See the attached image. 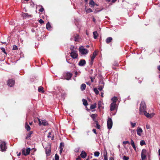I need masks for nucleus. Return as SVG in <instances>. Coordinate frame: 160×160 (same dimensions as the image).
I'll list each match as a JSON object with an SVG mask.
<instances>
[{"label": "nucleus", "mask_w": 160, "mask_h": 160, "mask_svg": "<svg viewBox=\"0 0 160 160\" xmlns=\"http://www.w3.org/2000/svg\"><path fill=\"white\" fill-rule=\"evenodd\" d=\"M147 107L145 103L143 101L141 102L139 108V114L142 115L144 114L145 116L148 118H151L154 115V113H152L149 114L146 111Z\"/></svg>", "instance_id": "obj_1"}, {"label": "nucleus", "mask_w": 160, "mask_h": 160, "mask_svg": "<svg viewBox=\"0 0 160 160\" xmlns=\"http://www.w3.org/2000/svg\"><path fill=\"white\" fill-rule=\"evenodd\" d=\"M79 52L83 55L86 54L88 53V50L83 48V46H81L79 48Z\"/></svg>", "instance_id": "obj_2"}, {"label": "nucleus", "mask_w": 160, "mask_h": 160, "mask_svg": "<svg viewBox=\"0 0 160 160\" xmlns=\"http://www.w3.org/2000/svg\"><path fill=\"white\" fill-rule=\"evenodd\" d=\"M147 151L145 149H143L142 151L141 154V157L142 160H145L146 159V154Z\"/></svg>", "instance_id": "obj_3"}, {"label": "nucleus", "mask_w": 160, "mask_h": 160, "mask_svg": "<svg viewBox=\"0 0 160 160\" xmlns=\"http://www.w3.org/2000/svg\"><path fill=\"white\" fill-rule=\"evenodd\" d=\"M107 124L108 128V129H111L112 126V119L110 118H108L107 122Z\"/></svg>", "instance_id": "obj_4"}, {"label": "nucleus", "mask_w": 160, "mask_h": 160, "mask_svg": "<svg viewBox=\"0 0 160 160\" xmlns=\"http://www.w3.org/2000/svg\"><path fill=\"white\" fill-rule=\"evenodd\" d=\"M6 143L4 142H2L0 144V148L2 152L6 150L7 148L6 146Z\"/></svg>", "instance_id": "obj_5"}, {"label": "nucleus", "mask_w": 160, "mask_h": 160, "mask_svg": "<svg viewBox=\"0 0 160 160\" xmlns=\"http://www.w3.org/2000/svg\"><path fill=\"white\" fill-rule=\"evenodd\" d=\"M72 76V74L70 72H67L65 73L64 75V77L65 79L67 80H70Z\"/></svg>", "instance_id": "obj_6"}, {"label": "nucleus", "mask_w": 160, "mask_h": 160, "mask_svg": "<svg viewBox=\"0 0 160 160\" xmlns=\"http://www.w3.org/2000/svg\"><path fill=\"white\" fill-rule=\"evenodd\" d=\"M31 151V149L29 148H28L26 149V151L25 152V149H23L22 150V153L25 156H27L30 153Z\"/></svg>", "instance_id": "obj_7"}, {"label": "nucleus", "mask_w": 160, "mask_h": 160, "mask_svg": "<svg viewBox=\"0 0 160 160\" xmlns=\"http://www.w3.org/2000/svg\"><path fill=\"white\" fill-rule=\"evenodd\" d=\"M38 124L39 125L41 126L42 124L44 126H46L48 125V123L46 120H42L41 121L40 119L38 118Z\"/></svg>", "instance_id": "obj_8"}, {"label": "nucleus", "mask_w": 160, "mask_h": 160, "mask_svg": "<svg viewBox=\"0 0 160 160\" xmlns=\"http://www.w3.org/2000/svg\"><path fill=\"white\" fill-rule=\"evenodd\" d=\"M15 84V81L13 79H9L7 82L8 85L10 87H12Z\"/></svg>", "instance_id": "obj_9"}, {"label": "nucleus", "mask_w": 160, "mask_h": 160, "mask_svg": "<svg viewBox=\"0 0 160 160\" xmlns=\"http://www.w3.org/2000/svg\"><path fill=\"white\" fill-rule=\"evenodd\" d=\"M117 107V104L116 103L112 102L111 103L110 105V110L111 111H112L115 110Z\"/></svg>", "instance_id": "obj_10"}, {"label": "nucleus", "mask_w": 160, "mask_h": 160, "mask_svg": "<svg viewBox=\"0 0 160 160\" xmlns=\"http://www.w3.org/2000/svg\"><path fill=\"white\" fill-rule=\"evenodd\" d=\"M70 55L72 58L74 59L77 58L78 56V54L74 51H72L70 53Z\"/></svg>", "instance_id": "obj_11"}, {"label": "nucleus", "mask_w": 160, "mask_h": 160, "mask_svg": "<svg viewBox=\"0 0 160 160\" xmlns=\"http://www.w3.org/2000/svg\"><path fill=\"white\" fill-rule=\"evenodd\" d=\"M99 86L98 88V89L100 91L102 90L104 86V83L103 81H100L99 82Z\"/></svg>", "instance_id": "obj_12"}, {"label": "nucleus", "mask_w": 160, "mask_h": 160, "mask_svg": "<svg viewBox=\"0 0 160 160\" xmlns=\"http://www.w3.org/2000/svg\"><path fill=\"white\" fill-rule=\"evenodd\" d=\"M86 64V61L84 59H81L79 62L78 65L80 66H83Z\"/></svg>", "instance_id": "obj_13"}, {"label": "nucleus", "mask_w": 160, "mask_h": 160, "mask_svg": "<svg viewBox=\"0 0 160 160\" xmlns=\"http://www.w3.org/2000/svg\"><path fill=\"white\" fill-rule=\"evenodd\" d=\"M137 134L139 136H141L142 132V130L141 128L138 127L137 129Z\"/></svg>", "instance_id": "obj_14"}, {"label": "nucleus", "mask_w": 160, "mask_h": 160, "mask_svg": "<svg viewBox=\"0 0 160 160\" xmlns=\"http://www.w3.org/2000/svg\"><path fill=\"white\" fill-rule=\"evenodd\" d=\"M97 116V114H92L90 115V117L92 119L93 121H94L95 122H97L98 121L96 120V118Z\"/></svg>", "instance_id": "obj_15"}, {"label": "nucleus", "mask_w": 160, "mask_h": 160, "mask_svg": "<svg viewBox=\"0 0 160 160\" xmlns=\"http://www.w3.org/2000/svg\"><path fill=\"white\" fill-rule=\"evenodd\" d=\"M80 156L82 158H84L87 156V154L84 151H82L80 154Z\"/></svg>", "instance_id": "obj_16"}, {"label": "nucleus", "mask_w": 160, "mask_h": 160, "mask_svg": "<svg viewBox=\"0 0 160 160\" xmlns=\"http://www.w3.org/2000/svg\"><path fill=\"white\" fill-rule=\"evenodd\" d=\"M22 16L24 18H27L28 17H31L32 15H28V13H22Z\"/></svg>", "instance_id": "obj_17"}, {"label": "nucleus", "mask_w": 160, "mask_h": 160, "mask_svg": "<svg viewBox=\"0 0 160 160\" xmlns=\"http://www.w3.org/2000/svg\"><path fill=\"white\" fill-rule=\"evenodd\" d=\"M74 41L76 42H77L78 41V40L79 39V35L78 34H75L74 36Z\"/></svg>", "instance_id": "obj_18"}, {"label": "nucleus", "mask_w": 160, "mask_h": 160, "mask_svg": "<svg viewBox=\"0 0 160 160\" xmlns=\"http://www.w3.org/2000/svg\"><path fill=\"white\" fill-rule=\"evenodd\" d=\"M25 128L27 131H29L30 130V126L28 124L27 122L25 123Z\"/></svg>", "instance_id": "obj_19"}, {"label": "nucleus", "mask_w": 160, "mask_h": 160, "mask_svg": "<svg viewBox=\"0 0 160 160\" xmlns=\"http://www.w3.org/2000/svg\"><path fill=\"white\" fill-rule=\"evenodd\" d=\"M131 144L132 146V147L133 148H134V150L135 151H136V147H135V144H134V142H133V140H132V139H131Z\"/></svg>", "instance_id": "obj_20"}, {"label": "nucleus", "mask_w": 160, "mask_h": 160, "mask_svg": "<svg viewBox=\"0 0 160 160\" xmlns=\"http://www.w3.org/2000/svg\"><path fill=\"white\" fill-rule=\"evenodd\" d=\"M86 88V85L84 83L82 84L81 85L80 88H81V90L82 91H83Z\"/></svg>", "instance_id": "obj_21"}, {"label": "nucleus", "mask_w": 160, "mask_h": 160, "mask_svg": "<svg viewBox=\"0 0 160 160\" xmlns=\"http://www.w3.org/2000/svg\"><path fill=\"white\" fill-rule=\"evenodd\" d=\"M33 132L32 131H31L28 133L27 136L26 137V139H28V138L31 137V135L33 133Z\"/></svg>", "instance_id": "obj_22"}, {"label": "nucleus", "mask_w": 160, "mask_h": 160, "mask_svg": "<svg viewBox=\"0 0 160 160\" xmlns=\"http://www.w3.org/2000/svg\"><path fill=\"white\" fill-rule=\"evenodd\" d=\"M112 37L108 38L106 39V42L107 43H109L112 40Z\"/></svg>", "instance_id": "obj_23"}, {"label": "nucleus", "mask_w": 160, "mask_h": 160, "mask_svg": "<svg viewBox=\"0 0 160 160\" xmlns=\"http://www.w3.org/2000/svg\"><path fill=\"white\" fill-rule=\"evenodd\" d=\"M46 28L48 30H50L51 29V27L50 25V24L49 23V22H48L46 25Z\"/></svg>", "instance_id": "obj_24"}, {"label": "nucleus", "mask_w": 160, "mask_h": 160, "mask_svg": "<svg viewBox=\"0 0 160 160\" xmlns=\"http://www.w3.org/2000/svg\"><path fill=\"white\" fill-rule=\"evenodd\" d=\"M93 35L94 36V38L95 39H97V38L98 36V34L97 32V31L94 32L93 33Z\"/></svg>", "instance_id": "obj_25"}, {"label": "nucleus", "mask_w": 160, "mask_h": 160, "mask_svg": "<svg viewBox=\"0 0 160 160\" xmlns=\"http://www.w3.org/2000/svg\"><path fill=\"white\" fill-rule=\"evenodd\" d=\"M97 55V52H96V51H94L91 57V59H92V60H94Z\"/></svg>", "instance_id": "obj_26"}, {"label": "nucleus", "mask_w": 160, "mask_h": 160, "mask_svg": "<svg viewBox=\"0 0 160 160\" xmlns=\"http://www.w3.org/2000/svg\"><path fill=\"white\" fill-rule=\"evenodd\" d=\"M111 100L113 101L112 102H115L116 103L118 100V99L117 97H114L112 98Z\"/></svg>", "instance_id": "obj_27"}, {"label": "nucleus", "mask_w": 160, "mask_h": 160, "mask_svg": "<svg viewBox=\"0 0 160 160\" xmlns=\"http://www.w3.org/2000/svg\"><path fill=\"white\" fill-rule=\"evenodd\" d=\"M82 101L83 102V104L85 106H87L88 104L87 101L85 99H82Z\"/></svg>", "instance_id": "obj_28"}, {"label": "nucleus", "mask_w": 160, "mask_h": 160, "mask_svg": "<svg viewBox=\"0 0 160 160\" xmlns=\"http://www.w3.org/2000/svg\"><path fill=\"white\" fill-rule=\"evenodd\" d=\"M43 88L42 86H40L38 87V91L39 92H42V93H43L44 91H43Z\"/></svg>", "instance_id": "obj_29"}, {"label": "nucleus", "mask_w": 160, "mask_h": 160, "mask_svg": "<svg viewBox=\"0 0 160 160\" xmlns=\"http://www.w3.org/2000/svg\"><path fill=\"white\" fill-rule=\"evenodd\" d=\"M54 134L53 133V131H51L49 132L47 137L48 138H50L51 137V136H52V134Z\"/></svg>", "instance_id": "obj_30"}, {"label": "nucleus", "mask_w": 160, "mask_h": 160, "mask_svg": "<svg viewBox=\"0 0 160 160\" xmlns=\"http://www.w3.org/2000/svg\"><path fill=\"white\" fill-rule=\"evenodd\" d=\"M96 103H94L93 104H92L91 105L90 109H94L96 108Z\"/></svg>", "instance_id": "obj_31"}, {"label": "nucleus", "mask_w": 160, "mask_h": 160, "mask_svg": "<svg viewBox=\"0 0 160 160\" xmlns=\"http://www.w3.org/2000/svg\"><path fill=\"white\" fill-rule=\"evenodd\" d=\"M95 122L96 123L95 127L98 129H100V128L101 127H100V125L98 124V121L97 122Z\"/></svg>", "instance_id": "obj_32"}, {"label": "nucleus", "mask_w": 160, "mask_h": 160, "mask_svg": "<svg viewBox=\"0 0 160 160\" xmlns=\"http://www.w3.org/2000/svg\"><path fill=\"white\" fill-rule=\"evenodd\" d=\"M85 11L87 13H90L91 12H92V10L89 8L88 9H85Z\"/></svg>", "instance_id": "obj_33"}, {"label": "nucleus", "mask_w": 160, "mask_h": 160, "mask_svg": "<svg viewBox=\"0 0 160 160\" xmlns=\"http://www.w3.org/2000/svg\"><path fill=\"white\" fill-rule=\"evenodd\" d=\"M100 153L99 152L97 151L94 152V155L95 156L98 157L99 156Z\"/></svg>", "instance_id": "obj_34"}, {"label": "nucleus", "mask_w": 160, "mask_h": 160, "mask_svg": "<svg viewBox=\"0 0 160 160\" xmlns=\"http://www.w3.org/2000/svg\"><path fill=\"white\" fill-rule=\"evenodd\" d=\"M89 3L90 5L92 6L93 7L94 6L95 2L93 0H91Z\"/></svg>", "instance_id": "obj_35"}, {"label": "nucleus", "mask_w": 160, "mask_h": 160, "mask_svg": "<svg viewBox=\"0 0 160 160\" xmlns=\"http://www.w3.org/2000/svg\"><path fill=\"white\" fill-rule=\"evenodd\" d=\"M93 90L96 94H98L99 93V92L97 88H94Z\"/></svg>", "instance_id": "obj_36"}, {"label": "nucleus", "mask_w": 160, "mask_h": 160, "mask_svg": "<svg viewBox=\"0 0 160 160\" xmlns=\"http://www.w3.org/2000/svg\"><path fill=\"white\" fill-rule=\"evenodd\" d=\"M140 144L141 146H143L145 144V142L144 140H142L140 141Z\"/></svg>", "instance_id": "obj_37"}, {"label": "nucleus", "mask_w": 160, "mask_h": 160, "mask_svg": "<svg viewBox=\"0 0 160 160\" xmlns=\"http://www.w3.org/2000/svg\"><path fill=\"white\" fill-rule=\"evenodd\" d=\"M55 160H59V156L57 154H56L55 156Z\"/></svg>", "instance_id": "obj_38"}, {"label": "nucleus", "mask_w": 160, "mask_h": 160, "mask_svg": "<svg viewBox=\"0 0 160 160\" xmlns=\"http://www.w3.org/2000/svg\"><path fill=\"white\" fill-rule=\"evenodd\" d=\"M44 11V9L42 6H41V8L39 9V11L40 12H42Z\"/></svg>", "instance_id": "obj_39"}, {"label": "nucleus", "mask_w": 160, "mask_h": 160, "mask_svg": "<svg viewBox=\"0 0 160 160\" xmlns=\"http://www.w3.org/2000/svg\"><path fill=\"white\" fill-rule=\"evenodd\" d=\"M18 49L17 46L15 45H13L12 48L13 50H16Z\"/></svg>", "instance_id": "obj_40"}, {"label": "nucleus", "mask_w": 160, "mask_h": 160, "mask_svg": "<svg viewBox=\"0 0 160 160\" xmlns=\"http://www.w3.org/2000/svg\"><path fill=\"white\" fill-rule=\"evenodd\" d=\"M129 157H126L125 156L123 157V160H128L129 159Z\"/></svg>", "instance_id": "obj_41"}, {"label": "nucleus", "mask_w": 160, "mask_h": 160, "mask_svg": "<svg viewBox=\"0 0 160 160\" xmlns=\"http://www.w3.org/2000/svg\"><path fill=\"white\" fill-rule=\"evenodd\" d=\"M64 147V143L61 142L60 144V148H63V147Z\"/></svg>", "instance_id": "obj_42"}, {"label": "nucleus", "mask_w": 160, "mask_h": 160, "mask_svg": "<svg viewBox=\"0 0 160 160\" xmlns=\"http://www.w3.org/2000/svg\"><path fill=\"white\" fill-rule=\"evenodd\" d=\"M79 149L80 148H77L75 149L74 151L75 152H79Z\"/></svg>", "instance_id": "obj_43"}, {"label": "nucleus", "mask_w": 160, "mask_h": 160, "mask_svg": "<svg viewBox=\"0 0 160 160\" xmlns=\"http://www.w3.org/2000/svg\"><path fill=\"white\" fill-rule=\"evenodd\" d=\"M130 123L132 127H134L136 125V123H133L132 122H131Z\"/></svg>", "instance_id": "obj_44"}, {"label": "nucleus", "mask_w": 160, "mask_h": 160, "mask_svg": "<svg viewBox=\"0 0 160 160\" xmlns=\"http://www.w3.org/2000/svg\"><path fill=\"white\" fill-rule=\"evenodd\" d=\"M103 156H104V160H108V158H107V155H106V154H104Z\"/></svg>", "instance_id": "obj_45"}, {"label": "nucleus", "mask_w": 160, "mask_h": 160, "mask_svg": "<svg viewBox=\"0 0 160 160\" xmlns=\"http://www.w3.org/2000/svg\"><path fill=\"white\" fill-rule=\"evenodd\" d=\"M1 50L2 51V52H3L4 53H5L6 54H7L6 52L5 51V48H1Z\"/></svg>", "instance_id": "obj_46"}, {"label": "nucleus", "mask_w": 160, "mask_h": 160, "mask_svg": "<svg viewBox=\"0 0 160 160\" xmlns=\"http://www.w3.org/2000/svg\"><path fill=\"white\" fill-rule=\"evenodd\" d=\"M123 143L124 144H126L127 143H129V142L128 141H124L123 142Z\"/></svg>", "instance_id": "obj_47"}, {"label": "nucleus", "mask_w": 160, "mask_h": 160, "mask_svg": "<svg viewBox=\"0 0 160 160\" xmlns=\"http://www.w3.org/2000/svg\"><path fill=\"white\" fill-rule=\"evenodd\" d=\"M51 149H49L48 151L46 150V153L47 154H49L51 152Z\"/></svg>", "instance_id": "obj_48"}, {"label": "nucleus", "mask_w": 160, "mask_h": 160, "mask_svg": "<svg viewBox=\"0 0 160 160\" xmlns=\"http://www.w3.org/2000/svg\"><path fill=\"white\" fill-rule=\"evenodd\" d=\"M39 22L41 24H42L44 22V21L42 19H40L39 21Z\"/></svg>", "instance_id": "obj_49"}, {"label": "nucleus", "mask_w": 160, "mask_h": 160, "mask_svg": "<svg viewBox=\"0 0 160 160\" xmlns=\"http://www.w3.org/2000/svg\"><path fill=\"white\" fill-rule=\"evenodd\" d=\"M92 131L93 132L95 133V134H97V132H96V130L95 129H92Z\"/></svg>", "instance_id": "obj_50"}, {"label": "nucleus", "mask_w": 160, "mask_h": 160, "mask_svg": "<svg viewBox=\"0 0 160 160\" xmlns=\"http://www.w3.org/2000/svg\"><path fill=\"white\" fill-rule=\"evenodd\" d=\"M104 154H106V155H107V151L105 148H104Z\"/></svg>", "instance_id": "obj_51"}, {"label": "nucleus", "mask_w": 160, "mask_h": 160, "mask_svg": "<svg viewBox=\"0 0 160 160\" xmlns=\"http://www.w3.org/2000/svg\"><path fill=\"white\" fill-rule=\"evenodd\" d=\"M51 139L52 140H53L54 139V134H52V136H51Z\"/></svg>", "instance_id": "obj_52"}, {"label": "nucleus", "mask_w": 160, "mask_h": 160, "mask_svg": "<svg viewBox=\"0 0 160 160\" xmlns=\"http://www.w3.org/2000/svg\"><path fill=\"white\" fill-rule=\"evenodd\" d=\"M63 148H60V153H62Z\"/></svg>", "instance_id": "obj_53"}, {"label": "nucleus", "mask_w": 160, "mask_h": 160, "mask_svg": "<svg viewBox=\"0 0 160 160\" xmlns=\"http://www.w3.org/2000/svg\"><path fill=\"white\" fill-rule=\"evenodd\" d=\"M90 79H91V81L92 82H93V80H94V78H93L92 77H91L90 78Z\"/></svg>", "instance_id": "obj_54"}, {"label": "nucleus", "mask_w": 160, "mask_h": 160, "mask_svg": "<svg viewBox=\"0 0 160 160\" xmlns=\"http://www.w3.org/2000/svg\"><path fill=\"white\" fill-rule=\"evenodd\" d=\"M93 60H92V59H91V60L90 61V64H91V65H92L93 63Z\"/></svg>", "instance_id": "obj_55"}, {"label": "nucleus", "mask_w": 160, "mask_h": 160, "mask_svg": "<svg viewBox=\"0 0 160 160\" xmlns=\"http://www.w3.org/2000/svg\"><path fill=\"white\" fill-rule=\"evenodd\" d=\"M75 77H77V75L78 74V72L77 71H76L75 73Z\"/></svg>", "instance_id": "obj_56"}, {"label": "nucleus", "mask_w": 160, "mask_h": 160, "mask_svg": "<svg viewBox=\"0 0 160 160\" xmlns=\"http://www.w3.org/2000/svg\"><path fill=\"white\" fill-rule=\"evenodd\" d=\"M81 160V158L79 156H78V158H77V160Z\"/></svg>", "instance_id": "obj_57"}, {"label": "nucleus", "mask_w": 160, "mask_h": 160, "mask_svg": "<svg viewBox=\"0 0 160 160\" xmlns=\"http://www.w3.org/2000/svg\"><path fill=\"white\" fill-rule=\"evenodd\" d=\"M109 160H114V158L113 157H111L109 158Z\"/></svg>", "instance_id": "obj_58"}, {"label": "nucleus", "mask_w": 160, "mask_h": 160, "mask_svg": "<svg viewBox=\"0 0 160 160\" xmlns=\"http://www.w3.org/2000/svg\"><path fill=\"white\" fill-rule=\"evenodd\" d=\"M158 70L160 71V65H159V66H158Z\"/></svg>", "instance_id": "obj_59"}, {"label": "nucleus", "mask_w": 160, "mask_h": 160, "mask_svg": "<svg viewBox=\"0 0 160 160\" xmlns=\"http://www.w3.org/2000/svg\"><path fill=\"white\" fill-rule=\"evenodd\" d=\"M117 0H112V2L113 3L114 2H116Z\"/></svg>", "instance_id": "obj_60"}, {"label": "nucleus", "mask_w": 160, "mask_h": 160, "mask_svg": "<svg viewBox=\"0 0 160 160\" xmlns=\"http://www.w3.org/2000/svg\"><path fill=\"white\" fill-rule=\"evenodd\" d=\"M146 128H147V129H149V126L148 125H146Z\"/></svg>", "instance_id": "obj_61"}, {"label": "nucleus", "mask_w": 160, "mask_h": 160, "mask_svg": "<svg viewBox=\"0 0 160 160\" xmlns=\"http://www.w3.org/2000/svg\"><path fill=\"white\" fill-rule=\"evenodd\" d=\"M21 154V153L20 152H19L17 156H20Z\"/></svg>", "instance_id": "obj_62"}, {"label": "nucleus", "mask_w": 160, "mask_h": 160, "mask_svg": "<svg viewBox=\"0 0 160 160\" xmlns=\"http://www.w3.org/2000/svg\"><path fill=\"white\" fill-rule=\"evenodd\" d=\"M158 153L159 155L160 156V149H159L158 150Z\"/></svg>", "instance_id": "obj_63"}, {"label": "nucleus", "mask_w": 160, "mask_h": 160, "mask_svg": "<svg viewBox=\"0 0 160 160\" xmlns=\"http://www.w3.org/2000/svg\"><path fill=\"white\" fill-rule=\"evenodd\" d=\"M93 21L94 22H95V19L94 18H93Z\"/></svg>", "instance_id": "obj_64"}]
</instances>
